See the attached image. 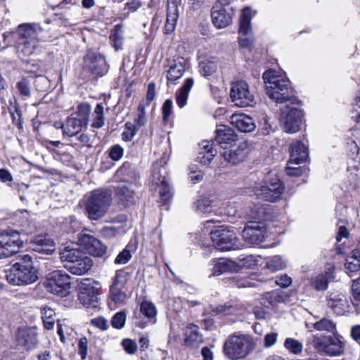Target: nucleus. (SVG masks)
<instances>
[{"mask_svg":"<svg viewBox=\"0 0 360 360\" xmlns=\"http://www.w3.org/2000/svg\"><path fill=\"white\" fill-rule=\"evenodd\" d=\"M311 344L318 352L330 356H339L344 352L343 342L335 335L314 337Z\"/></svg>","mask_w":360,"mask_h":360,"instance_id":"nucleus-10","label":"nucleus"},{"mask_svg":"<svg viewBox=\"0 0 360 360\" xmlns=\"http://www.w3.org/2000/svg\"><path fill=\"white\" fill-rule=\"evenodd\" d=\"M16 34L18 36L17 41H38L37 28L32 25L22 24L19 25Z\"/></svg>","mask_w":360,"mask_h":360,"instance_id":"nucleus-28","label":"nucleus"},{"mask_svg":"<svg viewBox=\"0 0 360 360\" xmlns=\"http://www.w3.org/2000/svg\"><path fill=\"white\" fill-rule=\"evenodd\" d=\"M230 96L235 105L245 108L255 103L254 95L250 92L247 82L243 80L231 84Z\"/></svg>","mask_w":360,"mask_h":360,"instance_id":"nucleus-12","label":"nucleus"},{"mask_svg":"<svg viewBox=\"0 0 360 360\" xmlns=\"http://www.w3.org/2000/svg\"><path fill=\"white\" fill-rule=\"evenodd\" d=\"M172 101L171 99H167L162 105V120L164 122H167L169 116L172 113Z\"/></svg>","mask_w":360,"mask_h":360,"instance_id":"nucleus-57","label":"nucleus"},{"mask_svg":"<svg viewBox=\"0 0 360 360\" xmlns=\"http://www.w3.org/2000/svg\"><path fill=\"white\" fill-rule=\"evenodd\" d=\"M70 278V276L66 272L56 270L47 275L44 285L49 292L64 297L69 294Z\"/></svg>","mask_w":360,"mask_h":360,"instance_id":"nucleus-8","label":"nucleus"},{"mask_svg":"<svg viewBox=\"0 0 360 360\" xmlns=\"http://www.w3.org/2000/svg\"><path fill=\"white\" fill-rule=\"evenodd\" d=\"M266 233L264 225L259 221H249L243 230L242 236L245 242L251 245H259Z\"/></svg>","mask_w":360,"mask_h":360,"instance_id":"nucleus-16","label":"nucleus"},{"mask_svg":"<svg viewBox=\"0 0 360 360\" xmlns=\"http://www.w3.org/2000/svg\"><path fill=\"white\" fill-rule=\"evenodd\" d=\"M200 72L204 77L212 75L217 69V64L214 60H205L199 63Z\"/></svg>","mask_w":360,"mask_h":360,"instance_id":"nucleus-42","label":"nucleus"},{"mask_svg":"<svg viewBox=\"0 0 360 360\" xmlns=\"http://www.w3.org/2000/svg\"><path fill=\"white\" fill-rule=\"evenodd\" d=\"M91 111V106L87 103H82L78 105L77 111L73 113L77 117L82 121L85 120L86 123H89V113Z\"/></svg>","mask_w":360,"mask_h":360,"instance_id":"nucleus-49","label":"nucleus"},{"mask_svg":"<svg viewBox=\"0 0 360 360\" xmlns=\"http://www.w3.org/2000/svg\"><path fill=\"white\" fill-rule=\"evenodd\" d=\"M87 345L88 341L86 338H82L79 340L78 352L82 360H84L87 355Z\"/></svg>","mask_w":360,"mask_h":360,"instance_id":"nucleus-62","label":"nucleus"},{"mask_svg":"<svg viewBox=\"0 0 360 360\" xmlns=\"http://www.w3.org/2000/svg\"><path fill=\"white\" fill-rule=\"evenodd\" d=\"M140 311L146 317L154 319L153 322H155L158 311L153 303L149 301H143L140 305Z\"/></svg>","mask_w":360,"mask_h":360,"instance_id":"nucleus-39","label":"nucleus"},{"mask_svg":"<svg viewBox=\"0 0 360 360\" xmlns=\"http://www.w3.org/2000/svg\"><path fill=\"white\" fill-rule=\"evenodd\" d=\"M213 24L217 28H224L231 22V15L217 2L213 6L211 12Z\"/></svg>","mask_w":360,"mask_h":360,"instance_id":"nucleus-21","label":"nucleus"},{"mask_svg":"<svg viewBox=\"0 0 360 360\" xmlns=\"http://www.w3.org/2000/svg\"><path fill=\"white\" fill-rule=\"evenodd\" d=\"M38 41H17L16 51L20 58L31 56L37 46Z\"/></svg>","mask_w":360,"mask_h":360,"instance_id":"nucleus-32","label":"nucleus"},{"mask_svg":"<svg viewBox=\"0 0 360 360\" xmlns=\"http://www.w3.org/2000/svg\"><path fill=\"white\" fill-rule=\"evenodd\" d=\"M23 240L16 231L5 230L0 232V259L16 254L22 246Z\"/></svg>","mask_w":360,"mask_h":360,"instance_id":"nucleus-11","label":"nucleus"},{"mask_svg":"<svg viewBox=\"0 0 360 360\" xmlns=\"http://www.w3.org/2000/svg\"><path fill=\"white\" fill-rule=\"evenodd\" d=\"M230 122L233 126L244 133L251 132L256 127L252 117L245 114H233L230 118Z\"/></svg>","mask_w":360,"mask_h":360,"instance_id":"nucleus-24","label":"nucleus"},{"mask_svg":"<svg viewBox=\"0 0 360 360\" xmlns=\"http://www.w3.org/2000/svg\"><path fill=\"white\" fill-rule=\"evenodd\" d=\"M124 155V149L120 145L112 146L109 150V157L114 161L120 160Z\"/></svg>","mask_w":360,"mask_h":360,"instance_id":"nucleus-56","label":"nucleus"},{"mask_svg":"<svg viewBox=\"0 0 360 360\" xmlns=\"http://www.w3.org/2000/svg\"><path fill=\"white\" fill-rule=\"evenodd\" d=\"M235 269L236 264L234 262L229 259H220L214 266L212 274L214 276H219L226 272H232L235 271Z\"/></svg>","mask_w":360,"mask_h":360,"instance_id":"nucleus-34","label":"nucleus"},{"mask_svg":"<svg viewBox=\"0 0 360 360\" xmlns=\"http://www.w3.org/2000/svg\"><path fill=\"white\" fill-rule=\"evenodd\" d=\"M186 335V341L188 344H198L202 341V335L195 326L188 328Z\"/></svg>","mask_w":360,"mask_h":360,"instance_id":"nucleus-48","label":"nucleus"},{"mask_svg":"<svg viewBox=\"0 0 360 360\" xmlns=\"http://www.w3.org/2000/svg\"><path fill=\"white\" fill-rule=\"evenodd\" d=\"M140 127L136 124H134L131 122H127L124 125V131L122 134V140L124 141H131Z\"/></svg>","mask_w":360,"mask_h":360,"instance_id":"nucleus-50","label":"nucleus"},{"mask_svg":"<svg viewBox=\"0 0 360 360\" xmlns=\"http://www.w3.org/2000/svg\"><path fill=\"white\" fill-rule=\"evenodd\" d=\"M285 187L282 181L271 173L266 176L264 184L255 190L256 195L265 201L275 202L282 198Z\"/></svg>","mask_w":360,"mask_h":360,"instance_id":"nucleus-7","label":"nucleus"},{"mask_svg":"<svg viewBox=\"0 0 360 360\" xmlns=\"http://www.w3.org/2000/svg\"><path fill=\"white\" fill-rule=\"evenodd\" d=\"M131 258V250L129 245H127L122 251H121L115 259V264H125Z\"/></svg>","mask_w":360,"mask_h":360,"instance_id":"nucleus-55","label":"nucleus"},{"mask_svg":"<svg viewBox=\"0 0 360 360\" xmlns=\"http://www.w3.org/2000/svg\"><path fill=\"white\" fill-rule=\"evenodd\" d=\"M103 105L102 103H98L94 111V120L91 127L99 129L104 125L105 117L103 113Z\"/></svg>","mask_w":360,"mask_h":360,"instance_id":"nucleus-41","label":"nucleus"},{"mask_svg":"<svg viewBox=\"0 0 360 360\" xmlns=\"http://www.w3.org/2000/svg\"><path fill=\"white\" fill-rule=\"evenodd\" d=\"M245 217L251 221H267L270 219V214L262 204L255 203L246 208Z\"/></svg>","mask_w":360,"mask_h":360,"instance_id":"nucleus-26","label":"nucleus"},{"mask_svg":"<svg viewBox=\"0 0 360 360\" xmlns=\"http://www.w3.org/2000/svg\"><path fill=\"white\" fill-rule=\"evenodd\" d=\"M214 156L215 153H212V152L206 153L205 152L200 151L198 155V160L199 162L202 165H208L211 162Z\"/></svg>","mask_w":360,"mask_h":360,"instance_id":"nucleus-63","label":"nucleus"},{"mask_svg":"<svg viewBox=\"0 0 360 360\" xmlns=\"http://www.w3.org/2000/svg\"><path fill=\"white\" fill-rule=\"evenodd\" d=\"M110 296L111 300L115 304L122 305L127 299V295L123 289L110 288Z\"/></svg>","mask_w":360,"mask_h":360,"instance_id":"nucleus-51","label":"nucleus"},{"mask_svg":"<svg viewBox=\"0 0 360 360\" xmlns=\"http://www.w3.org/2000/svg\"><path fill=\"white\" fill-rule=\"evenodd\" d=\"M314 328L319 331H327L328 333H335L336 330V325L331 320L323 318L313 324Z\"/></svg>","mask_w":360,"mask_h":360,"instance_id":"nucleus-40","label":"nucleus"},{"mask_svg":"<svg viewBox=\"0 0 360 360\" xmlns=\"http://www.w3.org/2000/svg\"><path fill=\"white\" fill-rule=\"evenodd\" d=\"M120 232V230L114 226H105L101 231V235L106 238L115 237Z\"/></svg>","mask_w":360,"mask_h":360,"instance_id":"nucleus-60","label":"nucleus"},{"mask_svg":"<svg viewBox=\"0 0 360 360\" xmlns=\"http://www.w3.org/2000/svg\"><path fill=\"white\" fill-rule=\"evenodd\" d=\"M16 340L19 345L27 350L34 349L38 346L37 332L35 328H20Z\"/></svg>","mask_w":360,"mask_h":360,"instance_id":"nucleus-17","label":"nucleus"},{"mask_svg":"<svg viewBox=\"0 0 360 360\" xmlns=\"http://www.w3.org/2000/svg\"><path fill=\"white\" fill-rule=\"evenodd\" d=\"M255 348L252 338L248 335H233L224 343V353L230 359L245 358Z\"/></svg>","mask_w":360,"mask_h":360,"instance_id":"nucleus-5","label":"nucleus"},{"mask_svg":"<svg viewBox=\"0 0 360 360\" xmlns=\"http://www.w3.org/2000/svg\"><path fill=\"white\" fill-rule=\"evenodd\" d=\"M327 305L337 314H342L347 306L346 297L338 292H331L327 298Z\"/></svg>","mask_w":360,"mask_h":360,"instance_id":"nucleus-27","label":"nucleus"},{"mask_svg":"<svg viewBox=\"0 0 360 360\" xmlns=\"http://www.w3.org/2000/svg\"><path fill=\"white\" fill-rule=\"evenodd\" d=\"M122 345L125 352L129 354H134L138 348L136 343L130 339H124Z\"/></svg>","mask_w":360,"mask_h":360,"instance_id":"nucleus-59","label":"nucleus"},{"mask_svg":"<svg viewBox=\"0 0 360 360\" xmlns=\"http://www.w3.org/2000/svg\"><path fill=\"white\" fill-rule=\"evenodd\" d=\"M78 244L94 256L101 257L107 252V246L94 236L84 231L78 235Z\"/></svg>","mask_w":360,"mask_h":360,"instance_id":"nucleus-14","label":"nucleus"},{"mask_svg":"<svg viewBox=\"0 0 360 360\" xmlns=\"http://www.w3.org/2000/svg\"><path fill=\"white\" fill-rule=\"evenodd\" d=\"M283 345L291 354L296 355L300 354L303 349L302 344L298 340L291 338H286Z\"/></svg>","mask_w":360,"mask_h":360,"instance_id":"nucleus-45","label":"nucleus"},{"mask_svg":"<svg viewBox=\"0 0 360 360\" xmlns=\"http://www.w3.org/2000/svg\"><path fill=\"white\" fill-rule=\"evenodd\" d=\"M193 83V78H187L181 89L176 93V101L180 108H183L186 105L188 96Z\"/></svg>","mask_w":360,"mask_h":360,"instance_id":"nucleus-31","label":"nucleus"},{"mask_svg":"<svg viewBox=\"0 0 360 360\" xmlns=\"http://www.w3.org/2000/svg\"><path fill=\"white\" fill-rule=\"evenodd\" d=\"M277 338H278L277 333H267L264 338V346L266 348H269V347L274 346L277 341Z\"/></svg>","mask_w":360,"mask_h":360,"instance_id":"nucleus-61","label":"nucleus"},{"mask_svg":"<svg viewBox=\"0 0 360 360\" xmlns=\"http://www.w3.org/2000/svg\"><path fill=\"white\" fill-rule=\"evenodd\" d=\"M88 125L86 121H82L79 118L75 116V115H70L65 120L64 124L60 125L64 134L68 136H74L82 131L84 127Z\"/></svg>","mask_w":360,"mask_h":360,"instance_id":"nucleus-23","label":"nucleus"},{"mask_svg":"<svg viewBox=\"0 0 360 360\" xmlns=\"http://www.w3.org/2000/svg\"><path fill=\"white\" fill-rule=\"evenodd\" d=\"M331 279L332 276L330 274H321L313 278L311 284L316 290H325L328 288V283Z\"/></svg>","mask_w":360,"mask_h":360,"instance_id":"nucleus-37","label":"nucleus"},{"mask_svg":"<svg viewBox=\"0 0 360 360\" xmlns=\"http://www.w3.org/2000/svg\"><path fill=\"white\" fill-rule=\"evenodd\" d=\"M5 277L9 284L15 286L27 285L39 278L37 270L29 255L19 256L18 262L9 269L5 270Z\"/></svg>","mask_w":360,"mask_h":360,"instance_id":"nucleus-2","label":"nucleus"},{"mask_svg":"<svg viewBox=\"0 0 360 360\" xmlns=\"http://www.w3.org/2000/svg\"><path fill=\"white\" fill-rule=\"evenodd\" d=\"M59 255L64 267L75 275L86 274L93 264L92 259L84 252L70 245L60 248Z\"/></svg>","mask_w":360,"mask_h":360,"instance_id":"nucleus-3","label":"nucleus"},{"mask_svg":"<svg viewBox=\"0 0 360 360\" xmlns=\"http://www.w3.org/2000/svg\"><path fill=\"white\" fill-rule=\"evenodd\" d=\"M309 158L308 148L300 141H295L290 147L289 164L300 165Z\"/></svg>","mask_w":360,"mask_h":360,"instance_id":"nucleus-22","label":"nucleus"},{"mask_svg":"<svg viewBox=\"0 0 360 360\" xmlns=\"http://www.w3.org/2000/svg\"><path fill=\"white\" fill-rule=\"evenodd\" d=\"M286 296L280 292H267L264 297V300H268L269 304L274 306L276 303L284 302L285 301Z\"/></svg>","mask_w":360,"mask_h":360,"instance_id":"nucleus-52","label":"nucleus"},{"mask_svg":"<svg viewBox=\"0 0 360 360\" xmlns=\"http://www.w3.org/2000/svg\"><path fill=\"white\" fill-rule=\"evenodd\" d=\"M79 297L82 303L87 307H96L97 304V297L92 290L91 292H84L81 288Z\"/></svg>","mask_w":360,"mask_h":360,"instance_id":"nucleus-44","label":"nucleus"},{"mask_svg":"<svg viewBox=\"0 0 360 360\" xmlns=\"http://www.w3.org/2000/svg\"><path fill=\"white\" fill-rule=\"evenodd\" d=\"M269 98L276 103L298 104L294 90L290 81L285 77L278 75L274 70L265 71L262 75Z\"/></svg>","mask_w":360,"mask_h":360,"instance_id":"nucleus-1","label":"nucleus"},{"mask_svg":"<svg viewBox=\"0 0 360 360\" xmlns=\"http://www.w3.org/2000/svg\"><path fill=\"white\" fill-rule=\"evenodd\" d=\"M141 5L142 4L140 0H129L125 4L124 10L133 13L136 11Z\"/></svg>","mask_w":360,"mask_h":360,"instance_id":"nucleus-64","label":"nucleus"},{"mask_svg":"<svg viewBox=\"0 0 360 360\" xmlns=\"http://www.w3.org/2000/svg\"><path fill=\"white\" fill-rule=\"evenodd\" d=\"M116 196L118 202L124 207L133 205L135 202L134 191L126 185L117 188Z\"/></svg>","mask_w":360,"mask_h":360,"instance_id":"nucleus-30","label":"nucleus"},{"mask_svg":"<svg viewBox=\"0 0 360 360\" xmlns=\"http://www.w3.org/2000/svg\"><path fill=\"white\" fill-rule=\"evenodd\" d=\"M345 268L351 272H356L360 269V250H354L347 257Z\"/></svg>","mask_w":360,"mask_h":360,"instance_id":"nucleus-36","label":"nucleus"},{"mask_svg":"<svg viewBox=\"0 0 360 360\" xmlns=\"http://www.w3.org/2000/svg\"><path fill=\"white\" fill-rule=\"evenodd\" d=\"M210 238L214 246L217 250L226 251L234 248L236 234L233 231L224 226L212 230L210 233Z\"/></svg>","mask_w":360,"mask_h":360,"instance_id":"nucleus-13","label":"nucleus"},{"mask_svg":"<svg viewBox=\"0 0 360 360\" xmlns=\"http://www.w3.org/2000/svg\"><path fill=\"white\" fill-rule=\"evenodd\" d=\"M41 314L45 328L47 330L52 329L55 323L53 319L55 315L54 311L50 307H44L41 311Z\"/></svg>","mask_w":360,"mask_h":360,"instance_id":"nucleus-46","label":"nucleus"},{"mask_svg":"<svg viewBox=\"0 0 360 360\" xmlns=\"http://www.w3.org/2000/svg\"><path fill=\"white\" fill-rule=\"evenodd\" d=\"M112 193L107 189H96L86 197L84 206L88 218L97 221L108 212L112 204Z\"/></svg>","mask_w":360,"mask_h":360,"instance_id":"nucleus-4","label":"nucleus"},{"mask_svg":"<svg viewBox=\"0 0 360 360\" xmlns=\"http://www.w3.org/2000/svg\"><path fill=\"white\" fill-rule=\"evenodd\" d=\"M352 302L354 304H360V281L354 280L352 285Z\"/></svg>","mask_w":360,"mask_h":360,"instance_id":"nucleus-58","label":"nucleus"},{"mask_svg":"<svg viewBox=\"0 0 360 360\" xmlns=\"http://www.w3.org/2000/svg\"><path fill=\"white\" fill-rule=\"evenodd\" d=\"M252 18V11L250 8L246 7L243 10L240 18V29L239 32L243 35H248L251 30L250 21Z\"/></svg>","mask_w":360,"mask_h":360,"instance_id":"nucleus-33","label":"nucleus"},{"mask_svg":"<svg viewBox=\"0 0 360 360\" xmlns=\"http://www.w3.org/2000/svg\"><path fill=\"white\" fill-rule=\"evenodd\" d=\"M178 17V4L176 0H168L167 13L165 25V34H171L174 31Z\"/></svg>","mask_w":360,"mask_h":360,"instance_id":"nucleus-25","label":"nucleus"},{"mask_svg":"<svg viewBox=\"0 0 360 360\" xmlns=\"http://www.w3.org/2000/svg\"><path fill=\"white\" fill-rule=\"evenodd\" d=\"M128 281V274L122 270H118L115 273L113 281L110 288L124 289Z\"/></svg>","mask_w":360,"mask_h":360,"instance_id":"nucleus-43","label":"nucleus"},{"mask_svg":"<svg viewBox=\"0 0 360 360\" xmlns=\"http://www.w3.org/2000/svg\"><path fill=\"white\" fill-rule=\"evenodd\" d=\"M84 68L96 76H103L108 71L105 57L98 53L89 51L84 58Z\"/></svg>","mask_w":360,"mask_h":360,"instance_id":"nucleus-15","label":"nucleus"},{"mask_svg":"<svg viewBox=\"0 0 360 360\" xmlns=\"http://www.w3.org/2000/svg\"><path fill=\"white\" fill-rule=\"evenodd\" d=\"M32 250L46 255H51L56 250L54 241L48 235H38L31 239Z\"/></svg>","mask_w":360,"mask_h":360,"instance_id":"nucleus-19","label":"nucleus"},{"mask_svg":"<svg viewBox=\"0 0 360 360\" xmlns=\"http://www.w3.org/2000/svg\"><path fill=\"white\" fill-rule=\"evenodd\" d=\"M167 160L162 158L153 165L152 181L158 189L161 200L166 203L172 198L171 188L167 181Z\"/></svg>","mask_w":360,"mask_h":360,"instance_id":"nucleus-6","label":"nucleus"},{"mask_svg":"<svg viewBox=\"0 0 360 360\" xmlns=\"http://www.w3.org/2000/svg\"><path fill=\"white\" fill-rule=\"evenodd\" d=\"M146 107V105L144 103H141L138 107L137 117L135 119L134 122L135 124L139 127L144 126L147 122L145 111Z\"/></svg>","mask_w":360,"mask_h":360,"instance_id":"nucleus-54","label":"nucleus"},{"mask_svg":"<svg viewBox=\"0 0 360 360\" xmlns=\"http://www.w3.org/2000/svg\"><path fill=\"white\" fill-rule=\"evenodd\" d=\"M185 65L186 63L184 58L174 60L167 72V80L175 82L181 78L186 70Z\"/></svg>","mask_w":360,"mask_h":360,"instance_id":"nucleus-29","label":"nucleus"},{"mask_svg":"<svg viewBox=\"0 0 360 360\" xmlns=\"http://www.w3.org/2000/svg\"><path fill=\"white\" fill-rule=\"evenodd\" d=\"M265 266L271 272L283 269L286 266V262L278 255L267 259Z\"/></svg>","mask_w":360,"mask_h":360,"instance_id":"nucleus-38","label":"nucleus"},{"mask_svg":"<svg viewBox=\"0 0 360 360\" xmlns=\"http://www.w3.org/2000/svg\"><path fill=\"white\" fill-rule=\"evenodd\" d=\"M215 141L224 151L235 145L237 135L231 128L222 126L217 130Z\"/></svg>","mask_w":360,"mask_h":360,"instance_id":"nucleus-20","label":"nucleus"},{"mask_svg":"<svg viewBox=\"0 0 360 360\" xmlns=\"http://www.w3.org/2000/svg\"><path fill=\"white\" fill-rule=\"evenodd\" d=\"M127 314L124 311L117 312L112 318L111 325L114 328H122L126 322Z\"/></svg>","mask_w":360,"mask_h":360,"instance_id":"nucleus-53","label":"nucleus"},{"mask_svg":"<svg viewBox=\"0 0 360 360\" xmlns=\"http://www.w3.org/2000/svg\"><path fill=\"white\" fill-rule=\"evenodd\" d=\"M248 149L245 143H240L238 146L229 148L221 152L224 159L230 164L237 165L244 161L247 157Z\"/></svg>","mask_w":360,"mask_h":360,"instance_id":"nucleus-18","label":"nucleus"},{"mask_svg":"<svg viewBox=\"0 0 360 360\" xmlns=\"http://www.w3.org/2000/svg\"><path fill=\"white\" fill-rule=\"evenodd\" d=\"M284 104L285 105L281 108V125L285 132L295 133L300 129L303 112L294 106L295 104L289 103Z\"/></svg>","mask_w":360,"mask_h":360,"instance_id":"nucleus-9","label":"nucleus"},{"mask_svg":"<svg viewBox=\"0 0 360 360\" xmlns=\"http://www.w3.org/2000/svg\"><path fill=\"white\" fill-rule=\"evenodd\" d=\"M32 77L21 78L15 84L19 95L24 98H29L32 92Z\"/></svg>","mask_w":360,"mask_h":360,"instance_id":"nucleus-35","label":"nucleus"},{"mask_svg":"<svg viewBox=\"0 0 360 360\" xmlns=\"http://www.w3.org/2000/svg\"><path fill=\"white\" fill-rule=\"evenodd\" d=\"M194 207L199 213H210L212 210V201L207 198H202L194 202Z\"/></svg>","mask_w":360,"mask_h":360,"instance_id":"nucleus-47","label":"nucleus"}]
</instances>
